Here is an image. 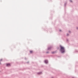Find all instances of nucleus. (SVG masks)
<instances>
[{
	"instance_id": "f257e3e1",
	"label": "nucleus",
	"mask_w": 78,
	"mask_h": 78,
	"mask_svg": "<svg viewBox=\"0 0 78 78\" xmlns=\"http://www.w3.org/2000/svg\"><path fill=\"white\" fill-rule=\"evenodd\" d=\"M60 50L61 51V53H64L65 52V49H64V48L62 47L61 45H60Z\"/></svg>"
},
{
	"instance_id": "f03ea898",
	"label": "nucleus",
	"mask_w": 78,
	"mask_h": 78,
	"mask_svg": "<svg viewBox=\"0 0 78 78\" xmlns=\"http://www.w3.org/2000/svg\"><path fill=\"white\" fill-rule=\"evenodd\" d=\"M51 48H52V47H48V48L47 49L48 50H51Z\"/></svg>"
},
{
	"instance_id": "7ed1b4c3",
	"label": "nucleus",
	"mask_w": 78,
	"mask_h": 78,
	"mask_svg": "<svg viewBox=\"0 0 78 78\" xmlns=\"http://www.w3.org/2000/svg\"><path fill=\"white\" fill-rule=\"evenodd\" d=\"M44 62L45 63V64H48V60H45L44 61Z\"/></svg>"
},
{
	"instance_id": "20e7f679",
	"label": "nucleus",
	"mask_w": 78,
	"mask_h": 78,
	"mask_svg": "<svg viewBox=\"0 0 78 78\" xmlns=\"http://www.w3.org/2000/svg\"><path fill=\"white\" fill-rule=\"evenodd\" d=\"M6 66H7V67H9V66H10V64L9 63H7L6 65Z\"/></svg>"
},
{
	"instance_id": "39448f33",
	"label": "nucleus",
	"mask_w": 78,
	"mask_h": 78,
	"mask_svg": "<svg viewBox=\"0 0 78 78\" xmlns=\"http://www.w3.org/2000/svg\"><path fill=\"white\" fill-rule=\"evenodd\" d=\"M41 73H42V72H39L37 74H38V75H40V74H41Z\"/></svg>"
},
{
	"instance_id": "423d86ee",
	"label": "nucleus",
	"mask_w": 78,
	"mask_h": 78,
	"mask_svg": "<svg viewBox=\"0 0 78 78\" xmlns=\"http://www.w3.org/2000/svg\"><path fill=\"white\" fill-rule=\"evenodd\" d=\"M30 53H33V51H30Z\"/></svg>"
},
{
	"instance_id": "0eeeda50",
	"label": "nucleus",
	"mask_w": 78,
	"mask_h": 78,
	"mask_svg": "<svg viewBox=\"0 0 78 78\" xmlns=\"http://www.w3.org/2000/svg\"><path fill=\"white\" fill-rule=\"evenodd\" d=\"M66 5H67V3H65L64 4L65 6H66Z\"/></svg>"
},
{
	"instance_id": "6e6552de",
	"label": "nucleus",
	"mask_w": 78,
	"mask_h": 78,
	"mask_svg": "<svg viewBox=\"0 0 78 78\" xmlns=\"http://www.w3.org/2000/svg\"><path fill=\"white\" fill-rule=\"evenodd\" d=\"M69 1H70V2H72V0H69Z\"/></svg>"
},
{
	"instance_id": "1a4fd4ad",
	"label": "nucleus",
	"mask_w": 78,
	"mask_h": 78,
	"mask_svg": "<svg viewBox=\"0 0 78 78\" xmlns=\"http://www.w3.org/2000/svg\"><path fill=\"white\" fill-rule=\"evenodd\" d=\"M51 53H52V54H53V53H55V52H51Z\"/></svg>"
},
{
	"instance_id": "9d476101",
	"label": "nucleus",
	"mask_w": 78,
	"mask_h": 78,
	"mask_svg": "<svg viewBox=\"0 0 78 78\" xmlns=\"http://www.w3.org/2000/svg\"><path fill=\"white\" fill-rule=\"evenodd\" d=\"M69 35L68 34H67V36H69Z\"/></svg>"
},
{
	"instance_id": "9b49d317",
	"label": "nucleus",
	"mask_w": 78,
	"mask_h": 78,
	"mask_svg": "<svg viewBox=\"0 0 78 78\" xmlns=\"http://www.w3.org/2000/svg\"><path fill=\"white\" fill-rule=\"evenodd\" d=\"M69 33H70L71 32L70 31H69Z\"/></svg>"
},
{
	"instance_id": "f8f14e48",
	"label": "nucleus",
	"mask_w": 78,
	"mask_h": 78,
	"mask_svg": "<svg viewBox=\"0 0 78 78\" xmlns=\"http://www.w3.org/2000/svg\"><path fill=\"white\" fill-rule=\"evenodd\" d=\"M77 30H78V27H76Z\"/></svg>"
},
{
	"instance_id": "ddd939ff",
	"label": "nucleus",
	"mask_w": 78,
	"mask_h": 78,
	"mask_svg": "<svg viewBox=\"0 0 78 78\" xmlns=\"http://www.w3.org/2000/svg\"><path fill=\"white\" fill-rule=\"evenodd\" d=\"M46 53H48V52H46Z\"/></svg>"
},
{
	"instance_id": "4468645a",
	"label": "nucleus",
	"mask_w": 78,
	"mask_h": 78,
	"mask_svg": "<svg viewBox=\"0 0 78 78\" xmlns=\"http://www.w3.org/2000/svg\"><path fill=\"white\" fill-rule=\"evenodd\" d=\"M59 31H61V30H59Z\"/></svg>"
},
{
	"instance_id": "2eb2a0df",
	"label": "nucleus",
	"mask_w": 78,
	"mask_h": 78,
	"mask_svg": "<svg viewBox=\"0 0 78 78\" xmlns=\"http://www.w3.org/2000/svg\"><path fill=\"white\" fill-rule=\"evenodd\" d=\"M67 41H68V40L67 39Z\"/></svg>"
},
{
	"instance_id": "dca6fc26",
	"label": "nucleus",
	"mask_w": 78,
	"mask_h": 78,
	"mask_svg": "<svg viewBox=\"0 0 78 78\" xmlns=\"http://www.w3.org/2000/svg\"><path fill=\"white\" fill-rule=\"evenodd\" d=\"M29 62H27V63H28Z\"/></svg>"
}]
</instances>
